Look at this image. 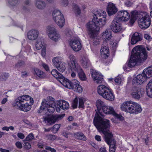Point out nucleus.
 Instances as JSON below:
<instances>
[{
    "label": "nucleus",
    "instance_id": "473e14b6",
    "mask_svg": "<svg viewBox=\"0 0 152 152\" xmlns=\"http://www.w3.org/2000/svg\"><path fill=\"white\" fill-rule=\"evenodd\" d=\"M9 76V73L4 72H2L0 75V81H4Z\"/></svg>",
    "mask_w": 152,
    "mask_h": 152
},
{
    "label": "nucleus",
    "instance_id": "37998d69",
    "mask_svg": "<svg viewBox=\"0 0 152 152\" xmlns=\"http://www.w3.org/2000/svg\"><path fill=\"white\" fill-rule=\"evenodd\" d=\"M78 104V99L77 97L75 98L73 101L72 102V107L73 108H75L77 107Z\"/></svg>",
    "mask_w": 152,
    "mask_h": 152
},
{
    "label": "nucleus",
    "instance_id": "774afa93",
    "mask_svg": "<svg viewBox=\"0 0 152 152\" xmlns=\"http://www.w3.org/2000/svg\"><path fill=\"white\" fill-rule=\"evenodd\" d=\"M99 152H107L105 147L101 148L99 149Z\"/></svg>",
    "mask_w": 152,
    "mask_h": 152
},
{
    "label": "nucleus",
    "instance_id": "4be33fe9",
    "mask_svg": "<svg viewBox=\"0 0 152 152\" xmlns=\"http://www.w3.org/2000/svg\"><path fill=\"white\" fill-rule=\"evenodd\" d=\"M142 39V36L138 32L134 33L132 35L131 38V43L132 45L136 44L139 41Z\"/></svg>",
    "mask_w": 152,
    "mask_h": 152
},
{
    "label": "nucleus",
    "instance_id": "bf43d9fd",
    "mask_svg": "<svg viewBox=\"0 0 152 152\" xmlns=\"http://www.w3.org/2000/svg\"><path fill=\"white\" fill-rule=\"evenodd\" d=\"M15 145L18 148H22V145L21 142H17L15 143Z\"/></svg>",
    "mask_w": 152,
    "mask_h": 152
},
{
    "label": "nucleus",
    "instance_id": "9d476101",
    "mask_svg": "<svg viewBox=\"0 0 152 152\" xmlns=\"http://www.w3.org/2000/svg\"><path fill=\"white\" fill-rule=\"evenodd\" d=\"M53 19L56 23L60 28H62L65 24V19L63 14L58 10H54L53 12Z\"/></svg>",
    "mask_w": 152,
    "mask_h": 152
},
{
    "label": "nucleus",
    "instance_id": "c9c22d12",
    "mask_svg": "<svg viewBox=\"0 0 152 152\" xmlns=\"http://www.w3.org/2000/svg\"><path fill=\"white\" fill-rule=\"evenodd\" d=\"M49 37L51 39L55 42L57 41L60 38V36L57 32L52 34V37L50 36Z\"/></svg>",
    "mask_w": 152,
    "mask_h": 152
},
{
    "label": "nucleus",
    "instance_id": "c85d7f7f",
    "mask_svg": "<svg viewBox=\"0 0 152 152\" xmlns=\"http://www.w3.org/2000/svg\"><path fill=\"white\" fill-rule=\"evenodd\" d=\"M34 74L41 78H44L45 76V74L44 72L37 69H34Z\"/></svg>",
    "mask_w": 152,
    "mask_h": 152
},
{
    "label": "nucleus",
    "instance_id": "9b49d317",
    "mask_svg": "<svg viewBox=\"0 0 152 152\" xmlns=\"http://www.w3.org/2000/svg\"><path fill=\"white\" fill-rule=\"evenodd\" d=\"M69 58L70 62L68 63L69 69L71 71L77 72H80L82 69L77 63L76 57L73 55L71 54L69 56Z\"/></svg>",
    "mask_w": 152,
    "mask_h": 152
},
{
    "label": "nucleus",
    "instance_id": "dca6fc26",
    "mask_svg": "<svg viewBox=\"0 0 152 152\" xmlns=\"http://www.w3.org/2000/svg\"><path fill=\"white\" fill-rule=\"evenodd\" d=\"M116 18L118 21H126L130 18L129 13L126 10H122L118 12Z\"/></svg>",
    "mask_w": 152,
    "mask_h": 152
},
{
    "label": "nucleus",
    "instance_id": "e2e57ef3",
    "mask_svg": "<svg viewBox=\"0 0 152 152\" xmlns=\"http://www.w3.org/2000/svg\"><path fill=\"white\" fill-rule=\"evenodd\" d=\"M113 115L116 116L117 118L121 121H123L124 120V117L122 116L118 115L117 114H116V113L115 115Z\"/></svg>",
    "mask_w": 152,
    "mask_h": 152
},
{
    "label": "nucleus",
    "instance_id": "cd10ccee",
    "mask_svg": "<svg viewBox=\"0 0 152 152\" xmlns=\"http://www.w3.org/2000/svg\"><path fill=\"white\" fill-rule=\"evenodd\" d=\"M102 36L103 38L109 40L112 37L111 30L110 29H106L105 31L103 33Z\"/></svg>",
    "mask_w": 152,
    "mask_h": 152
},
{
    "label": "nucleus",
    "instance_id": "a18cd8bd",
    "mask_svg": "<svg viewBox=\"0 0 152 152\" xmlns=\"http://www.w3.org/2000/svg\"><path fill=\"white\" fill-rule=\"evenodd\" d=\"M84 102L83 99L79 98V107L83 108L84 107Z\"/></svg>",
    "mask_w": 152,
    "mask_h": 152
},
{
    "label": "nucleus",
    "instance_id": "de8ad7c7",
    "mask_svg": "<svg viewBox=\"0 0 152 152\" xmlns=\"http://www.w3.org/2000/svg\"><path fill=\"white\" fill-rule=\"evenodd\" d=\"M21 74V76L23 78H26L29 75V72L26 71H22Z\"/></svg>",
    "mask_w": 152,
    "mask_h": 152
},
{
    "label": "nucleus",
    "instance_id": "8fccbe9b",
    "mask_svg": "<svg viewBox=\"0 0 152 152\" xmlns=\"http://www.w3.org/2000/svg\"><path fill=\"white\" fill-rule=\"evenodd\" d=\"M138 15L137 12H133L132 13L131 17L133 18L134 20H136L138 17Z\"/></svg>",
    "mask_w": 152,
    "mask_h": 152
},
{
    "label": "nucleus",
    "instance_id": "f257e3e1",
    "mask_svg": "<svg viewBox=\"0 0 152 152\" xmlns=\"http://www.w3.org/2000/svg\"><path fill=\"white\" fill-rule=\"evenodd\" d=\"M106 14L105 12H100L98 11L93 15V18L91 21L87 24V27L88 30V34L90 37L93 39V44L97 45L100 43V40L99 38H95L97 33L101 27L106 23Z\"/></svg>",
    "mask_w": 152,
    "mask_h": 152
},
{
    "label": "nucleus",
    "instance_id": "4c0bfd02",
    "mask_svg": "<svg viewBox=\"0 0 152 152\" xmlns=\"http://www.w3.org/2000/svg\"><path fill=\"white\" fill-rule=\"evenodd\" d=\"M53 62L54 65L56 67L58 66V64L61 62V59L59 57H56L53 58Z\"/></svg>",
    "mask_w": 152,
    "mask_h": 152
},
{
    "label": "nucleus",
    "instance_id": "09e8293b",
    "mask_svg": "<svg viewBox=\"0 0 152 152\" xmlns=\"http://www.w3.org/2000/svg\"><path fill=\"white\" fill-rule=\"evenodd\" d=\"M146 92L148 96L152 97V88H146Z\"/></svg>",
    "mask_w": 152,
    "mask_h": 152
},
{
    "label": "nucleus",
    "instance_id": "6e6552de",
    "mask_svg": "<svg viewBox=\"0 0 152 152\" xmlns=\"http://www.w3.org/2000/svg\"><path fill=\"white\" fill-rule=\"evenodd\" d=\"M97 91L99 94L106 100L110 101L114 100L115 96L112 91L105 86H99L97 88Z\"/></svg>",
    "mask_w": 152,
    "mask_h": 152
},
{
    "label": "nucleus",
    "instance_id": "f03ea898",
    "mask_svg": "<svg viewBox=\"0 0 152 152\" xmlns=\"http://www.w3.org/2000/svg\"><path fill=\"white\" fill-rule=\"evenodd\" d=\"M108 121L104 120L102 125H99L97 121H95V124L99 132H102L104 135L105 141L109 145L110 152H115V141L113 138L112 133L109 132L110 125Z\"/></svg>",
    "mask_w": 152,
    "mask_h": 152
},
{
    "label": "nucleus",
    "instance_id": "3c124183",
    "mask_svg": "<svg viewBox=\"0 0 152 152\" xmlns=\"http://www.w3.org/2000/svg\"><path fill=\"white\" fill-rule=\"evenodd\" d=\"M66 35L68 37H70L73 35V33L70 30H67L65 32Z\"/></svg>",
    "mask_w": 152,
    "mask_h": 152
},
{
    "label": "nucleus",
    "instance_id": "423d86ee",
    "mask_svg": "<svg viewBox=\"0 0 152 152\" xmlns=\"http://www.w3.org/2000/svg\"><path fill=\"white\" fill-rule=\"evenodd\" d=\"M120 108L122 110L130 114H137L142 110L139 104L131 101L125 102L121 105Z\"/></svg>",
    "mask_w": 152,
    "mask_h": 152
},
{
    "label": "nucleus",
    "instance_id": "6e6d98bb",
    "mask_svg": "<svg viewBox=\"0 0 152 152\" xmlns=\"http://www.w3.org/2000/svg\"><path fill=\"white\" fill-rule=\"evenodd\" d=\"M48 137L49 139L52 140H55L57 138L56 136L52 134L48 135Z\"/></svg>",
    "mask_w": 152,
    "mask_h": 152
},
{
    "label": "nucleus",
    "instance_id": "052dcab7",
    "mask_svg": "<svg viewBox=\"0 0 152 152\" xmlns=\"http://www.w3.org/2000/svg\"><path fill=\"white\" fill-rule=\"evenodd\" d=\"M17 136L18 137L21 139H23L25 137L24 135L22 133H18Z\"/></svg>",
    "mask_w": 152,
    "mask_h": 152
},
{
    "label": "nucleus",
    "instance_id": "f8f14e48",
    "mask_svg": "<svg viewBox=\"0 0 152 152\" xmlns=\"http://www.w3.org/2000/svg\"><path fill=\"white\" fill-rule=\"evenodd\" d=\"M138 25L139 27L143 29L148 28L150 25L151 20L148 15H146L142 17L138 20Z\"/></svg>",
    "mask_w": 152,
    "mask_h": 152
},
{
    "label": "nucleus",
    "instance_id": "c03bdc74",
    "mask_svg": "<svg viewBox=\"0 0 152 152\" xmlns=\"http://www.w3.org/2000/svg\"><path fill=\"white\" fill-rule=\"evenodd\" d=\"M9 4L12 6H16L18 3V0H8Z\"/></svg>",
    "mask_w": 152,
    "mask_h": 152
},
{
    "label": "nucleus",
    "instance_id": "a211bd4d",
    "mask_svg": "<svg viewBox=\"0 0 152 152\" xmlns=\"http://www.w3.org/2000/svg\"><path fill=\"white\" fill-rule=\"evenodd\" d=\"M65 115L64 114L58 115H52L48 118H45L44 121L47 123L48 125H51L54 124L59 118H61Z\"/></svg>",
    "mask_w": 152,
    "mask_h": 152
},
{
    "label": "nucleus",
    "instance_id": "f704fd0d",
    "mask_svg": "<svg viewBox=\"0 0 152 152\" xmlns=\"http://www.w3.org/2000/svg\"><path fill=\"white\" fill-rule=\"evenodd\" d=\"M75 135L78 137V138L80 140L86 141V136L84 135L83 133L81 132H76L75 134Z\"/></svg>",
    "mask_w": 152,
    "mask_h": 152
},
{
    "label": "nucleus",
    "instance_id": "ddd939ff",
    "mask_svg": "<svg viewBox=\"0 0 152 152\" xmlns=\"http://www.w3.org/2000/svg\"><path fill=\"white\" fill-rule=\"evenodd\" d=\"M69 44L72 48L75 51H78L81 48L80 39L78 37L73 38L70 39Z\"/></svg>",
    "mask_w": 152,
    "mask_h": 152
},
{
    "label": "nucleus",
    "instance_id": "72a5a7b5",
    "mask_svg": "<svg viewBox=\"0 0 152 152\" xmlns=\"http://www.w3.org/2000/svg\"><path fill=\"white\" fill-rule=\"evenodd\" d=\"M143 72L148 75V77L152 76V66L146 68L143 70Z\"/></svg>",
    "mask_w": 152,
    "mask_h": 152
},
{
    "label": "nucleus",
    "instance_id": "603ef678",
    "mask_svg": "<svg viewBox=\"0 0 152 152\" xmlns=\"http://www.w3.org/2000/svg\"><path fill=\"white\" fill-rule=\"evenodd\" d=\"M115 82L117 84L119 85L121 83V80L120 77L119 76H117L115 77Z\"/></svg>",
    "mask_w": 152,
    "mask_h": 152
},
{
    "label": "nucleus",
    "instance_id": "338daca9",
    "mask_svg": "<svg viewBox=\"0 0 152 152\" xmlns=\"http://www.w3.org/2000/svg\"><path fill=\"white\" fill-rule=\"evenodd\" d=\"M31 3L30 0H25L24 1V4L26 5H28Z\"/></svg>",
    "mask_w": 152,
    "mask_h": 152
},
{
    "label": "nucleus",
    "instance_id": "2f4dec72",
    "mask_svg": "<svg viewBox=\"0 0 152 152\" xmlns=\"http://www.w3.org/2000/svg\"><path fill=\"white\" fill-rule=\"evenodd\" d=\"M44 44V42L43 41L40 40H37L35 44V47L37 49L40 50L42 47L45 46Z\"/></svg>",
    "mask_w": 152,
    "mask_h": 152
},
{
    "label": "nucleus",
    "instance_id": "5701e85b",
    "mask_svg": "<svg viewBox=\"0 0 152 152\" xmlns=\"http://www.w3.org/2000/svg\"><path fill=\"white\" fill-rule=\"evenodd\" d=\"M51 73L52 75L62 84L61 80L64 81L65 78L56 69H53Z\"/></svg>",
    "mask_w": 152,
    "mask_h": 152
},
{
    "label": "nucleus",
    "instance_id": "f3484780",
    "mask_svg": "<svg viewBox=\"0 0 152 152\" xmlns=\"http://www.w3.org/2000/svg\"><path fill=\"white\" fill-rule=\"evenodd\" d=\"M92 77L94 82L97 83H101L103 81V76L99 72L94 69L91 70Z\"/></svg>",
    "mask_w": 152,
    "mask_h": 152
},
{
    "label": "nucleus",
    "instance_id": "79ce46f5",
    "mask_svg": "<svg viewBox=\"0 0 152 152\" xmlns=\"http://www.w3.org/2000/svg\"><path fill=\"white\" fill-rule=\"evenodd\" d=\"M34 138V134L32 133H30L28 134L25 139L26 141H29L31 140Z\"/></svg>",
    "mask_w": 152,
    "mask_h": 152
},
{
    "label": "nucleus",
    "instance_id": "0e129e2a",
    "mask_svg": "<svg viewBox=\"0 0 152 152\" xmlns=\"http://www.w3.org/2000/svg\"><path fill=\"white\" fill-rule=\"evenodd\" d=\"M144 37L145 39L148 40H150L151 39V37L147 34H144Z\"/></svg>",
    "mask_w": 152,
    "mask_h": 152
},
{
    "label": "nucleus",
    "instance_id": "a19ab883",
    "mask_svg": "<svg viewBox=\"0 0 152 152\" xmlns=\"http://www.w3.org/2000/svg\"><path fill=\"white\" fill-rule=\"evenodd\" d=\"M25 65V61L22 60L19 61L15 64V67L16 68H20Z\"/></svg>",
    "mask_w": 152,
    "mask_h": 152
},
{
    "label": "nucleus",
    "instance_id": "680f3d73",
    "mask_svg": "<svg viewBox=\"0 0 152 152\" xmlns=\"http://www.w3.org/2000/svg\"><path fill=\"white\" fill-rule=\"evenodd\" d=\"M95 140L98 141H101V137L100 136L96 135L95 137Z\"/></svg>",
    "mask_w": 152,
    "mask_h": 152
},
{
    "label": "nucleus",
    "instance_id": "4468645a",
    "mask_svg": "<svg viewBox=\"0 0 152 152\" xmlns=\"http://www.w3.org/2000/svg\"><path fill=\"white\" fill-rule=\"evenodd\" d=\"M144 94V90L142 88L134 87L133 88L131 91V94L132 97L137 99L142 97Z\"/></svg>",
    "mask_w": 152,
    "mask_h": 152
},
{
    "label": "nucleus",
    "instance_id": "20e7f679",
    "mask_svg": "<svg viewBox=\"0 0 152 152\" xmlns=\"http://www.w3.org/2000/svg\"><path fill=\"white\" fill-rule=\"evenodd\" d=\"M33 99L28 95H23L17 98L13 105L21 111L27 112L31 109V106L33 104Z\"/></svg>",
    "mask_w": 152,
    "mask_h": 152
},
{
    "label": "nucleus",
    "instance_id": "13d9d810",
    "mask_svg": "<svg viewBox=\"0 0 152 152\" xmlns=\"http://www.w3.org/2000/svg\"><path fill=\"white\" fill-rule=\"evenodd\" d=\"M42 66L47 71L49 70V68L48 66L45 63H43L42 64Z\"/></svg>",
    "mask_w": 152,
    "mask_h": 152
},
{
    "label": "nucleus",
    "instance_id": "69168bd1",
    "mask_svg": "<svg viewBox=\"0 0 152 152\" xmlns=\"http://www.w3.org/2000/svg\"><path fill=\"white\" fill-rule=\"evenodd\" d=\"M91 145L95 149H97L98 148V146L94 142H91Z\"/></svg>",
    "mask_w": 152,
    "mask_h": 152
},
{
    "label": "nucleus",
    "instance_id": "bb28decb",
    "mask_svg": "<svg viewBox=\"0 0 152 152\" xmlns=\"http://www.w3.org/2000/svg\"><path fill=\"white\" fill-rule=\"evenodd\" d=\"M56 32H57L56 29L54 26L50 25L47 27L46 32L48 33L49 37L50 36L52 37V34L56 33Z\"/></svg>",
    "mask_w": 152,
    "mask_h": 152
},
{
    "label": "nucleus",
    "instance_id": "393cba45",
    "mask_svg": "<svg viewBox=\"0 0 152 152\" xmlns=\"http://www.w3.org/2000/svg\"><path fill=\"white\" fill-rule=\"evenodd\" d=\"M35 5L38 9L42 10L45 9L46 6L45 1L43 0H35Z\"/></svg>",
    "mask_w": 152,
    "mask_h": 152
},
{
    "label": "nucleus",
    "instance_id": "b1692460",
    "mask_svg": "<svg viewBox=\"0 0 152 152\" xmlns=\"http://www.w3.org/2000/svg\"><path fill=\"white\" fill-rule=\"evenodd\" d=\"M100 51L101 56L102 58L106 59L109 56V52L107 47L105 46L102 48Z\"/></svg>",
    "mask_w": 152,
    "mask_h": 152
},
{
    "label": "nucleus",
    "instance_id": "412c9836",
    "mask_svg": "<svg viewBox=\"0 0 152 152\" xmlns=\"http://www.w3.org/2000/svg\"><path fill=\"white\" fill-rule=\"evenodd\" d=\"M39 34L38 30L35 29L29 31L27 33V37L31 40H35L38 37Z\"/></svg>",
    "mask_w": 152,
    "mask_h": 152
},
{
    "label": "nucleus",
    "instance_id": "49530a36",
    "mask_svg": "<svg viewBox=\"0 0 152 152\" xmlns=\"http://www.w3.org/2000/svg\"><path fill=\"white\" fill-rule=\"evenodd\" d=\"M60 127L58 124H55L53 127V131L54 133H56L59 130Z\"/></svg>",
    "mask_w": 152,
    "mask_h": 152
},
{
    "label": "nucleus",
    "instance_id": "864d4df0",
    "mask_svg": "<svg viewBox=\"0 0 152 152\" xmlns=\"http://www.w3.org/2000/svg\"><path fill=\"white\" fill-rule=\"evenodd\" d=\"M24 147L25 148L27 149H29L31 148V146L29 143L25 142L24 143Z\"/></svg>",
    "mask_w": 152,
    "mask_h": 152
},
{
    "label": "nucleus",
    "instance_id": "7c9ffc66",
    "mask_svg": "<svg viewBox=\"0 0 152 152\" xmlns=\"http://www.w3.org/2000/svg\"><path fill=\"white\" fill-rule=\"evenodd\" d=\"M57 69L61 72L64 71L66 68L65 64L63 62H61L58 64V66H56Z\"/></svg>",
    "mask_w": 152,
    "mask_h": 152
},
{
    "label": "nucleus",
    "instance_id": "aec40b11",
    "mask_svg": "<svg viewBox=\"0 0 152 152\" xmlns=\"http://www.w3.org/2000/svg\"><path fill=\"white\" fill-rule=\"evenodd\" d=\"M118 9L115 4L111 2H109L107 7V12L110 16L113 15L118 11Z\"/></svg>",
    "mask_w": 152,
    "mask_h": 152
},
{
    "label": "nucleus",
    "instance_id": "39448f33",
    "mask_svg": "<svg viewBox=\"0 0 152 152\" xmlns=\"http://www.w3.org/2000/svg\"><path fill=\"white\" fill-rule=\"evenodd\" d=\"M98 113L96 112V113L95 114V117L93 120V123L94 125L96 127L95 124V121H97L98 124L99 125H103V122L104 120L108 121V123L110 126V121L102 118L101 116H104V114H111L113 115H115V113L114 110L113 108L111 107L108 106L106 105L103 106L99 110Z\"/></svg>",
    "mask_w": 152,
    "mask_h": 152
},
{
    "label": "nucleus",
    "instance_id": "a878e982",
    "mask_svg": "<svg viewBox=\"0 0 152 152\" xmlns=\"http://www.w3.org/2000/svg\"><path fill=\"white\" fill-rule=\"evenodd\" d=\"M58 104L59 107L63 110H67L69 108L68 103L64 100H60L58 101Z\"/></svg>",
    "mask_w": 152,
    "mask_h": 152
},
{
    "label": "nucleus",
    "instance_id": "6ab92c4d",
    "mask_svg": "<svg viewBox=\"0 0 152 152\" xmlns=\"http://www.w3.org/2000/svg\"><path fill=\"white\" fill-rule=\"evenodd\" d=\"M118 21L116 18L113 20L110 25V29L115 32H118L122 29L121 24Z\"/></svg>",
    "mask_w": 152,
    "mask_h": 152
},
{
    "label": "nucleus",
    "instance_id": "4d7b16f0",
    "mask_svg": "<svg viewBox=\"0 0 152 152\" xmlns=\"http://www.w3.org/2000/svg\"><path fill=\"white\" fill-rule=\"evenodd\" d=\"M152 88V79L151 80L147 85L146 88Z\"/></svg>",
    "mask_w": 152,
    "mask_h": 152
},
{
    "label": "nucleus",
    "instance_id": "e433bc0d",
    "mask_svg": "<svg viewBox=\"0 0 152 152\" xmlns=\"http://www.w3.org/2000/svg\"><path fill=\"white\" fill-rule=\"evenodd\" d=\"M77 73L80 79L81 80H86V77L82 69L80 72H78Z\"/></svg>",
    "mask_w": 152,
    "mask_h": 152
},
{
    "label": "nucleus",
    "instance_id": "2eb2a0df",
    "mask_svg": "<svg viewBox=\"0 0 152 152\" xmlns=\"http://www.w3.org/2000/svg\"><path fill=\"white\" fill-rule=\"evenodd\" d=\"M148 78L145 73H142L137 75L133 80V83L135 85H140L146 81Z\"/></svg>",
    "mask_w": 152,
    "mask_h": 152
},
{
    "label": "nucleus",
    "instance_id": "7ed1b4c3",
    "mask_svg": "<svg viewBox=\"0 0 152 152\" xmlns=\"http://www.w3.org/2000/svg\"><path fill=\"white\" fill-rule=\"evenodd\" d=\"M132 53L128 64L129 67H133L137 63L143 62L148 57V53L145 48L142 46L135 47L132 50Z\"/></svg>",
    "mask_w": 152,
    "mask_h": 152
},
{
    "label": "nucleus",
    "instance_id": "c756f323",
    "mask_svg": "<svg viewBox=\"0 0 152 152\" xmlns=\"http://www.w3.org/2000/svg\"><path fill=\"white\" fill-rule=\"evenodd\" d=\"M89 60L85 57L82 58L81 60V63L82 66L84 68H86L89 65Z\"/></svg>",
    "mask_w": 152,
    "mask_h": 152
},
{
    "label": "nucleus",
    "instance_id": "ea45409f",
    "mask_svg": "<svg viewBox=\"0 0 152 152\" xmlns=\"http://www.w3.org/2000/svg\"><path fill=\"white\" fill-rule=\"evenodd\" d=\"M73 7L75 12L77 14L79 15L81 13L79 7L75 4H73Z\"/></svg>",
    "mask_w": 152,
    "mask_h": 152
},
{
    "label": "nucleus",
    "instance_id": "0eeeda50",
    "mask_svg": "<svg viewBox=\"0 0 152 152\" xmlns=\"http://www.w3.org/2000/svg\"><path fill=\"white\" fill-rule=\"evenodd\" d=\"M56 105L54 99L52 96H48L46 99H43L38 112L40 113L42 111L46 109L50 113H53L55 109Z\"/></svg>",
    "mask_w": 152,
    "mask_h": 152
},
{
    "label": "nucleus",
    "instance_id": "5fc2aeb1",
    "mask_svg": "<svg viewBox=\"0 0 152 152\" xmlns=\"http://www.w3.org/2000/svg\"><path fill=\"white\" fill-rule=\"evenodd\" d=\"M61 4L64 6H67L68 4V0H61Z\"/></svg>",
    "mask_w": 152,
    "mask_h": 152
},
{
    "label": "nucleus",
    "instance_id": "1a4fd4ad",
    "mask_svg": "<svg viewBox=\"0 0 152 152\" xmlns=\"http://www.w3.org/2000/svg\"><path fill=\"white\" fill-rule=\"evenodd\" d=\"M61 80L62 84L65 87L69 89H72L78 93H81L83 91L81 86L80 85V83L76 80L69 81L66 78H65L64 80Z\"/></svg>",
    "mask_w": 152,
    "mask_h": 152
},
{
    "label": "nucleus",
    "instance_id": "58836bf2",
    "mask_svg": "<svg viewBox=\"0 0 152 152\" xmlns=\"http://www.w3.org/2000/svg\"><path fill=\"white\" fill-rule=\"evenodd\" d=\"M96 104L98 111L100 108H101L103 106L105 105L104 102L100 99H99L96 101Z\"/></svg>",
    "mask_w": 152,
    "mask_h": 152
}]
</instances>
